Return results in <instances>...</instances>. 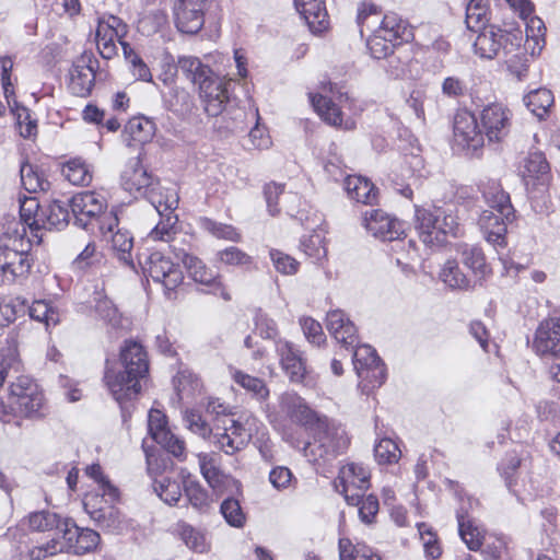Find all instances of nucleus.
Returning a JSON list of instances; mask_svg holds the SVG:
<instances>
[{"instance_id": "obj_1", "label": "nucleus", "mask_w": 560, "mask_h": 560, "mask_svg": "<svg viewBox=\"0 0 560 560\" xmlns=\"http://www.w3.org/2000/svg\"><path fill=\"white\" fill-rule=\"evenodd\" d=\"M119 363L121 370H107L104 380L114 399L121 405L139 396L149 375L148 353L138 341L126 340L120 348Z\"/></svg>"}, {"instance_id": "obj_2", "label": "nucleus", "mask_w": 560, "mask_h": 560, "mask_svg": "<svg viewBox=\"0 0 560 560\" xmlns=\"http://www.w3.org/2000/svg\"><path fill=\"white\" fill-rule=\"evenodd\" d=\"M482 194L490 209L482 211L479 225L488 242L502 245L506 233V221L513 214L510 197L500 184L492 179L482 185Z\"/></svg>"}, {"instance_id": "obj_3", "label": "nucleus", "mask_w": 560, "mask_h": 560, "mask_svg": "<svg viewBox=\"0 0 560 560\" xmlns=\"http://www.w3.org/2000/svg\"><path fill=\"white\" fill-rule=\"evenodd\" d=\"M18 225V222L10 223L0 236V272L7 281H13L31 269V241L25 237V228Z\"/></svg>"}, {"instance_id": "obj_4", "label": "nucleus", "mask_w": 560, "mask_h": 560, "mask_svg": "<svg viewBox=\"0 0 560 560\" xmlns=\"http://www.w3.org/2000/svg\"><path fill=\"white\" fill-rule=\"evenodd\" d=\"M62 539H50L43 547L38 548V555L43 557L52 556L58 552H72L74 555H84L96 550L101 542V536L97 532L90 528H80L77 524L66 518L62 527Z\"/></svg>"}, {"instance_id": "obj_5", "label": "nucleus", "mask_w": 560, "mask_h": 560, "mask_svg": "<svg viewBox=\"0 0 560 560\" xmlns=\"http://www.w3.org/2000/svg\"><path fill=\"white\" fill-rule=\"evenodd\" d=\"M313 442L305 446V455L312 460L329 459L347 448L349 439L346 431L331 422L327 417L315 422Z\"/></svg>"}, {"instance_id": "obj_6", "label": "nucleus", "mask_w": 560, "mask_h": 560, "mask_svg": "<svg viewBox=\"0 0 560 560\" xmlns=\"http://www.w3.org/2000/svg\"><path fill=\"white\" fill-rule=\"evenodd\" d=\"M139 264L144 275L161 283L167 291L175 290L183 282L184 276L178 265L160 252L139 256Z\"/></svg>"}, {"instance_id": "obj_7", "label": "nucleus", "mask_w": 560, "mask_h": 560, "mask_svg": "<svg viewBox=\"0 0 560 560\" xmlns=\"http://www.w3.org/2000/svg\"><path fill=\"white\" fill-rule=\"evenodd\" d=\"M353 366L364 390L380 387L385 381V369L376 351L369 345L359 346L353 352Z\"/></svg>"}, {"instance_id": "obj_8", "label": "nucleus", "mask_w": 560, "mask_h": 560, "mask_svg": "<svg viewBox=\"0 0 560 560\" xmlns=\"http://www.w3.org/2000/svg\"><path fill=\"white\" fill-rule=\"evenodd\" d=\"M338 480L341 490L339 485L336 483L337 491L343 494L348 504L358 505L360 497L369 489L370 474L362 465L349 463L341 467Z\"/></svg>"}, {"instance_id": "obj_9", "label": "nucleus", "mask_w": 560, "mask_h": 560, "mask_svg": "<svg viewBox=\"0 0 560 560\" xmlns=\"http://www.w3.org/2000/svg\"><path fill=\"white\" fill-rule=\"evenodd\" d=\"M10 398L16 411L25 417L37 413L44 400L38 385L26 376L18 377V380L11 384Z\"/></svg>"}, {"instance_id": "obj_10", "label": "nucleus", "mask_w": 560, "mask_h": 560, "mask_svg": "<svg viewBox=\"0 0 560 560\" xmlns=\"http://www.w3.org/2000/svg\"><path fill=\"white\" fill-rule=\"evenodd\" d=\"M480 120L485 138L489 142H500L509 135L511 112L502 104H490L482 109Z\"/></svg>"}, {"instance_id": "obj_11", "label": "nucleus", "mask_w": 560, "mask_h": 560, "mask_svg": "<svg viewBox=\"0 0 560 560\" xmlns=\"http://www.w3.org/2000/svg\"><path fill=\"white\" fill-rule=\"evenodd\" d=\"M533 348L544 360L560 359V318H548L540 323L535 332Z\"/></svg>"}, {"instance_id": "obj_12", "label": "nucleus", "mask_w": 560, "mask_h": 560, "mask_svg": "<svg viewBox=\"0 0 560 560\" xmlns=\"http://www.w3.org/2000/svg\"><path fill=\"white\" fill-rule=\"evenodd\" d=\"M209 0H176L175 22L182 33L196 34L205 23V10Z\"/></svg>"}, {"instance_id": "obj_13", "label": "nucleus", "mask_w": 560, "mask_h": 560, "mask_svg": "<svg viewBox=\"0 0 560 560\" xmlns=\"http://www.w3.org/2000/svg\"><path fill=\"white\" fill-rule=\"evenodd\" d=\"M107 207L105 197L95 191H83L70 200V208L75 222L85 228L91 219L98 218Z\"/></svg>"}, {"instance_id": "obj_14", "label": "nucleus", "mask_w": 560, "mask_h": 560, "mask_svg": "<svg viewBox=\"0 0 560 560\" xmlns=\"http://www.w3.org/2000/svg\"><path fill=\"white\" fill-rule=\"evenodd\" d=\"M84 510L102 528L118 530L122 524L120 511L114 504L104 502L98 494H88L83 501Z\"/></svg>"}, {"instance_id": "obj_15", "label": "nucleus", "mask_w": 560, "mask_h": 560, "mask_svg": "<svg viewBox=\"0 0 560 560\" xmlns=\"http://www.w3.org/2000/svg\"><path fill=\"white\" fill-rule=\"evenodd\" d=\"M198 85L208 115L218 116L221 114L229 101V83L212 72L208 78L202 79V82Z\"/></svg>"}, {"instance_id": "obj_16", "label": "nucleus", "mask_w": 560, "mask_h": 560, "mask_svg": "<svg viewBox=\"0 0 560 560\" xmlns=\"http://www.w3.org/2000/svg\"><path fill=\"white\" fill-rule=\"evenodd\" d=\"M276 351L280 365L290 381L301 383L307 373L306 361L302 352L287 340H278Z\"/></svg>"}, {"instance_id": "obj_17", "label": "nucleus", "mask_w": 560, "mask_h": 560, "mask_svg": "<svg viewBox=\"0 0 560 560\" xmlns=\"http://www.w3.org/2000/svg\"><path fill=\"white\" fill-rule=\"evenodd\" d=\"M364 226L383 241H394L404 234L402 223L378 209L365 212Z\"/></svg>"}, {"instance_id": "obj_18", "label": "nucleus", "mask_w": 560, "mask_h": 560, "mask_svg": "<svg viewBox=\"0 0 560 560\" xmlns=\"http://www.w3.org/2000/svg\"><path fill=\"white\" fill-rule=\"evenodd\" d=\"M454 137L459 144L472 150H477L485 143V136L478 126L477 118L468 110H460L455 115Z\"/></svg>"}, {"instance_id": "obj_19", "label": "nucleus", "mask_w": 560, "mask_h": 560, "mask_svg": "<svg viewBox=\"0 0 560 560\" xmlns=\"http://www.w3.org/2000/svg\"><path fill=\"white\" fill-rule=\"evenodd\" d=\"M120 179L127 191L141 195L155 184L152 174L142 165L140 154L125 165Z\"/></svg>"}, {"instance_id": "obj_20", "label": "nucleus", "mask_w": 560, "mask_h": 560, "mask_svg": "<svg viewBox=\"0 0 560 560\" xmlns=\"http://www.w3.org/2000/svg\"><path fill=\"white\" fill-rule=\"evenodd\" d=\"M92 57L82 55L70 70L69 88L74 95L88 96L94 85L95 73L92 67Z\"/></svg>"}, {"instance_id": "obj_21", "label": "nucleus", "mask_w": 560, "mask_h": 560, "mask_svg": "<svg viewBox=\"0 0 560 560\" xmlns=\"http://www.w3.org/2000/svg\"><path fill=\"white\" fill-rule=\"evenodd\" d=\"M294 4L312 33L318 34L328 28V13L323 0H294Z\"/></svg>"}, {"instance_id": "obj_22", "label": "nucleus", "mask_w": 560, "mask_h": 560, "mask_svg": "<svg viewBox=\"0 0 560 560\" xmlns=\"http://www.w3.org/2000/svg\"><path fill=\"white\" fill-rule=\"evenodd\" d=\"M326 327L334 338L347 349L355 346L358 341L357 329L342 311L329 312Z\"/></svg>"}, {"instance_id": "obj_23", "label": "nucleus", "mask_w": 560, "mask_h": 560, "mask_svg": "<svg viewBox=\"0 0 560 560\" xmlns=\"http://www.w3.org/2000/svg\"><path fill=\"white\" fill-rule=\"evenodd\" d=\"M478 33L474 43L475 52L481 58H494L503 45V39L505 38L504 32L497 26L490 25L489 27L480 30Z\"/></svg>"}, {"instance_id": "obj_24", "label": "nucleus", "mask_w": 560, "mask_h": 560, "mask_svg": "<svg viewBox=\"0 0 560 560\" xmlns=\"http://www.w3.org/2000/svg\"><path fill=\"white\" fill-rule=\"evenodd\" d=\"M282 408L291 417L292 420L305 425L310 432L314 430L315 422L323 420L325 416H318L311 410L304 400L295 395H285L282 398Z\"/></svg>"}, {"instance_id": "obj_25", "label": "nucleus", "mask_w": 560, "mask_h": 560, "mask_svg": "<svg viewBox=\"0 0 560 560\" xmlns=\"http://www.w3.org/2000/svg\"><path fill=\"white\" fill-rule=\"evenodd\" d=\"M345 189L348 196L364 205H374L378 199V190L368 178L357 175H347Z\"/></svg>"}, {"instance_id": "obj_26", "label": "nucleus", "mask_w": 560, "mask_h": 560, "mask_svg": "<svg viewBox=\"0 0 560 560\" xmlns=\"http://www.w3.org/2000/svg\"><path fill=\"white\" fill-rule=\"evenodd\" d=\"M143 196L152 205L155 211L163 217L164 213L173 212L178 206V196L173 188H163L155 183Z\"/></svg>"}, {"instance_id": "obj_27", "label": "nucleus", "mask_w": 560, "mask_h": 560, "mask_svg": "<svg viewBox=\"0 0 560 560\" xmlns=\"http://www.w3.org/2000/svg\"><path fill=\"white\" fill-rule=\"evenodd\" d=\"M438 221L439 214L435 213V207L416 209V229L425 245L439 244V237L436 236Z\"/></svg>"}, {"instance_id": "obj_28", "label": "nucleus", "mask_w": 560, "mask_h": 560, "mask_svg": "<svg viewBox=\"0 0 560 560\" xmlns=\"http://www.w3.org/2000/svg\"><path fill=\"white\" fill-rule=\"evenodd\" d=\"M174 252L176 257L182 260L189 277L195 282L205 285H210L214 282L217 275L211 269H209L201 259L182 249L177 252L175 247Z\"/></svg>"}, {"instance_id": "obj_29", "label": "nucleus", "mask_w": 560, "mask_h": 560, "mask_svg": "<svg viewBox=\"0 0 560 560\" xmlns=\"http://www.w3.org/2000/svg\"><path fill=\"white\" fill-rule=\"evenodd\" d=\"M154 135V124L145 117H133L125 126L122 133L127 145L132 143L143 144L151 140Z\"/></svg>"}, {"instance_id": "obj_30", "label": "nucleus", "mask_w": 560, "mask_h": 560, "mask_svg": "<svg viewBox=\"0 0 560 560\" xmlns=\"http://www.w3.org/2000/svg\"><path fill=\"white\" fill-rule=\"evenodd\" d=\"M380 33V37L386 42H408L413 36L407 22L395 13H389L384 16Z\"/></svg>"}, {"instance_id": "obj_31", "label": "nucleus", "mask_w": 560, "mask_h": 560, "mask_svg": "<svg viewBox=\"0 0 560 560\" xmlns=\"http://www.w3.org/2000/svg\"><path fill=\"white\" fill-rule=\"evenodd\" d=\"M69 222V210L60 201H52L45 210H42L40 218L33 223L39 229H62Z\"/></svg>"}, {"instance_id": "obj_32", "label": "nucleus", "mask_w": 560, "mask_h": 560, "mask_svg": "<svg viewBox=\"0 0 560 560\" xmlns=\"http://www.w3.org/2000/svg\"><path fill=\"white\" fill-rule=\"evenodd\" d=\"M310 98L314 109L324 121L335 127L342 126V112L335 102L322 94H310Z\"/></svg>"}, {"instance_id": "obj_33", "label": "nucleus", "mask_w": 560, "mask_h": 560, "mask_svg": "<svg viewBox=\"0 0 560 560\" xmlns=\"http://www.w3.org/2000/svg\"><path fill=\"white\" fill-rule=\"evenodd\" d=\"M489 1L488 0H470L466 7V25L472 32H479L489 27Z\"/></svg>"}, {"instance_id": "obj_34", "label": "nucleus", "mask_w": 560, "mask_h": 560, "mask_svg": "<svg viewBox=\"0 0 560 560\" xmlns=\"http://www.w3.org/2000/svg\"><path fill=\"white\" fill-rule=\"evenodd\" d=\"M21 182L24 189L28 192L47 191L50 183L38 168L27 162L21 165Z\"/></svg>"}, {"instance_id": "obj_35", "label": "nucleus", "mask_w": 560, "mask_h": 560, "mask_svg": "<svg viewBox=\"0 0 560 560\" xmlns=\"http://www.w3.org/2000/svg\"><path fill=\"white\" fill-rule=\"evenodd\" d=\"M30 526L38 532H56L62 536V527L66 518H61L58 514L49 511L36 512L30 515Z\"/></svg>"}, {"instance_id": "obj_36", "label": "nucleus", "mask_w": 560, "mask_h": 560, "mask_svg": "<svg viewBox=\"0 0 560 560\" xmlns=\"http://www.w3.org/2000/svg\"><path fill=\"white\" fill-rule=\"evenodd\" d=\"M62 175L73 185H89L92 180V173L89 165L81 158H74L62 166Z\"/></svg>"}, {"instance_id": "obj_37", "label": "nucleus", "mask_w": 560, "mask_h": 560, "mask_svg": "<svg viewBox=\"0 0 560 560\" xmlns=\"http://www.w3.org/2000/svg\"><path fill=\"white\" fill-rule=\"evenodd\" d=\"M525 105L535 114L538 118H542L553 104V95L551 91L547 89H537L530 91L524 97Z\"/></svg>"}, {"instance_id": "obj_38", "label": "nucleus", "mask_w": 560, "mask_h": 560, "mask_svg": "<svg viewBox=\"0 0 560 560\" xmlns=\"http://www.w3.org/2000/svg\"><path fill=\"white\" fill-rule=\"evenodd\" d=\"M200 471L209 486L213 489H220L224 483V474L218 468L213 455L200 453L197 455Z\"/></svg>"}, {"instance_id": "obj_39", "label": "nucleus", "mask_w": 560, "mask_h": 560, "mask_svg": "<svg viewBox=\"0 0 560 560\" xmlns=\"http://www.w3.org/2000/svg\"><path fill=\"white\" fill-rule=\"evenodd\" d=\"M232 377L236 384L250 393L255 398L264 400L269 396V389L264 380L246 374L240 370H235Z\"/></svg>"}, {"instance_id": "obj_40", "label": "nucleus", "mask_w": 560, "mask_h": 560, "mask_svg": "<svg viewBox=\"0 0 560 560\" xmlns=\"http://www.w3.org/2000/svg\"><path fill=\"white\" fill-rule=\"evenodd\" d=\"M435 213L439 214V221L436 224L439 244H442L447 235L457 236L460 228L455 213L451 209L441 207H435Z\"/></svg>"}, {"instance_id": "obj_41", "label": "nucleus", "mask_w": 560, "mask_h": 560, "mask_svg": "<svg viewBox=\"0 0 560 560\" xmlns=\"http://www.w3.org/2000/svg\"><path fill=\"white\" fill-rule=\"evenodd\" d=\"M178 69L195 84H200L202 79L208 78L212 71L208 66L201 63L196 57H180Z\"/></svg>"}, {"instance_id": "obj_42", "label": "nucleus", "mask_w": 560, "mask_h": 560, "mask_svg": "<svg viewBox=\"0 0 560 560\" xmlns=\"http://www.w3.org/2000/svg\"><path fill=\"white\" fill-rule=\"evenodd\" d=\"M462 261L479 279L483 278L489 271V268L486 264L485 255L481 248L477 246L466 245L462 250Z\"/></svg>"}, {"instance_id": "obj_43", "label": "nucleus", "mask_w": 560, "mask_h": 560, "mask_svg": "<svg viewBox=\"0 0 560 560\" xmlns=\"http://www.w3.org/2000/svg\"><path fill=\"white\" fill-rule=\"evenodd\" d=\"M177 215L173 212L164 213L160 222L151 231L150 237L153 241L172 242L177 234Z\"/></svg>"}, {"instance_id": "obj_44", "label": "nucleus", "mask_w": 560, "mask_h": 560, "mask_svg": "<svg viewBox=\"0 0 560 560\" xmlns=\"http://www.w3.org/2000/svg\"><path fill=\"white\" fill-rule=\"evenodd\" d=\"M39 201L35 197H24L20 199V217L22 223H18V228L21 225L25 228L27 225L32 230H39V225L33 223L40 218L42 214Z\"/></svg>"}, {"instance_id": "obj_45", "label": "nucleus", "mask_w": 560, "mask_h": 560, "mask_svg": "<svg viewBox=\"0 0 560 560\" xmlns=\"http://www.w3.org/2000/svg\"><path fill=\"white\" fill-rule=\"evenodd\" d=\"M441 280L453 289H468L470 287V280L464 275L457 262L454 260H447L440 273Z\"/></svg>"}, {"instance_id": "obj_46", "label": "nucleus", "mask_w": 560, "mask_h": 560, "mask_svg": "<svg viewBox=\"0 0 560 560\" xmlns=\"http://www.w3.org/2000/svg\"><path fill=\"white\" fill-rule=\"evenodd\" d=\"M458 532L468 549L478 550L481 546V534L478 527L474 526L470 520L462 513H457Z\"/></svg>"}, {"instance_id": "obj_47", "label": "nucleus", "mask_w": 560, "mask_h": 560, "mask_svg": "<svg viewBox=\"0 0 560 560\" xmlns=\"http://www.w3.org/2000/svg\"><path fill=\"white\" fill-rule=\"evenodd\" d=\"M112 246L117 250L119 259L128 266H132L131 249L133 247V238L127 230L117 229L115 233L110 235Z\"/></svg>"}, {"instance_id": "obj_48", "label": "nucleus", "mask_w": 560, "mask_h": 560, "mask_svg": "<svg viewBox=\"0 0 560 560\" xmlns=\"http://www.w3.org/2000/svg\"><path fill=\"white\" fill-rule=\"evenodd\" d=\"M179 535L185 545L191 550L205 552L209 549L206 535L188 524L179 525Z\"/></svg>"}, {"instance_id": "obj_49", "label": "nucleus", "mask_w": 560, "mask_h": 560, "mask_svg": "<svg viewBox=\"0 0 560 560\" xmlns=\"http://www.w3.org/2000/svg\"><path fill=\"white\" fill-rule=\"evenodd\" d=\"M95 312L106 324L118 328L122 324V316L116 305L108 298L103 296L96 301Z\"/></svg>"}, {"instance_id": "obj_50", "label": "nucleus", "mask_w": 560, "mask_h": 560, "mask_svg": "<svg viewBox=\"0 0 560 560\" xmlns=\"http://www.w3.org/2000/svg\"><path fill=\"white\" fill-rule=\"evenodd\" d=\"M156 494L167 504H176L182 497V489L177 481L168 478L155 480L153 483Z\"/></svg>"}, {"instance_id": "obj_51", "label": "nucleus", "mask_w": 560, "mask_h": 560, "mask_svg": "<svg viewBox=\"0 0 560 560\" xmlns=\"http://www.w3.org/2000/svg\"><path fill=\"white\" fill-rule=\"evenodd\" d=\"M324 241L325 238L323 232L314 231L308 237L302 241L301 245L303 252L315 260L325 258L327 255V249Z\"/></svg>"}, {"instance_id": "obj_52", "label": "nucleus", "mask_w": 560, "mask_h": 560, "mask_svg": "<svg viewBox=\"0 0 560 560\" xmlns=\"http://www.w3.org/2000/svg\"><path fill=\"white\" fill-rule=\"evenodd\" d=\"M374 454L380 464H393L399 459L401 452L393 440L382 439L375 445Z\"/></svg>"}, {"instance_id": "obj_53", "label": "nucleus", "mask_w": 560, "mask_h": 560, "mask_svg": "<svg viewBox=\"0 0 560 560\" xmlns=\"http://www.w3.org/2000/svg\"><path fill=\"white\" fill-rule=\"evenodd\" d=\"M184 421L186 428L194 434L202 439H209L212 434V429L202 416L196 410H186L184 413Z\"/></svg>"}, {"instance_id": "obj_54", "label": "nucleus", "mask_w": 560, "mask_h": 560, "mask_svg": "<svg viewBox=\"0 0 560 560\" xmlns=\"http://www.w3.org/2000/svg\"><path fill=\"white\" fill-rule=\"evenodd\" d=\"M221 513L225 521L234 527H243L246 521V516L240 505V502L235 499H225L221 504Z\"/></svg>"}, {"instance_id": "obj_55", "label": "nucleus", "mask_w": 560, "mask_h": 560, "mask_svg": "<svg viewBox=\"0 0 560 560\" xmlns=\"http://www.w3.org/2000/svg\"><path fill=\"white\" fill-rule=\"evenodd\" d=\"M201 226L213 236L228 241L238 242L240 233L232 225L219 223L210 219H202Z\"/></svg>"}, {"instance_id": "obj_56", "label": "nucleus", "mask_w": 560, "mask_h": 560, "mask_svg": "<svg viewBox=\"0 0 560 560\" xmlns=\"http://www.w3.org/2000/svg\"><path fill=\"white\" fill-rule=\"evenodd\" d=\"M184 488L186 497L194 508L202 510L209 505V495L198 482L186 480Z\"/></svg>"}, {"instance_id": "obj_57", "label": "nucleus", "mask_w": 560, "mask_h": 560, "mask_svg": "<svg viewBox=\"0 0 560 560\" xmlns=\"http://www.w3.org/2000/svg\"><path fill=\"white\" fill-rule=\"evenodd\" d=\"M149 433L156 442L159 439L165 438V434L171 431L167 427L166 416L158 410L151 409L148 419Z\"/></svg>"}, {"instance_id": "obj_58", "label": "nucleus", "mask_w": 560, "mask_h": 560, "mask_svg": "<svg viewBox=\"0 0 560 560\" xmlns=\"http://www.w3.org/2000/svg\"><path fill=\"white\" fill-rule=\"evenodd\" d=\"M81 246H83V249L72 262L75 268L85 269L100 260L101 254L96 249L95 242L89 241L86 244H78V248Z\"/></svg>"}, {"instance_id": "obj_59", "label": "nucleus", "mask_w": 560, "mask_h": 560, "mask_svg": "<svg viewBox=\"0 0 560 560\" xmlns=\"http://www.w3.org/2000/svg\"><path fill=\"white\" fill-rule=\"evenodd\" d=\"M549 171V164L540 152L530 153L524 161V174L529 177L545 175Z\"/></svg>"}, {"instance_id": "obj_60", "label": "nucleus", "mask_w": 560, "mask_h": 560, "mask_svg": "<svg viewBox=\"0 0 560 560\" xmlns=\"http://www.w3.org/2000/svg\"><path fill=\"white\" fill-rule=\"evenodd\" d=\"M97 33H108L112 37L124 39L128 33L127 25L117 16L109 15L107 19L98 21Z\"/></svg>"}, {"instance_id": "obj_61", "label": "nucleus", "mask_w": 560, "mask_h": 560, "mask_svg": "<svg viewBox=\"0 0 560 560\" xmlns=\"http://www.w3.org/2000/svg\"><path fill=\"white\" fill-rule=\"evenodd\" d=\"M270 257L275 268L283 275H293L298 271L299 262L296 259L281 250H270Z\"/></svg>"}, {"instance_id": "obj_62", "label": "nucleus", "mask_w": 560, "mask_h": 560, "mask_svg": "<svg viewBox=\"0 0 560 560\" xmlns=\"http://www.w3.org/2000/svg\"><path fill=\"white\" fill-rule=\"evenodd\" d=\"M215 445L228 455H233L245 446V438L232 436L229 432L214 434Z\"/></svg>"}, {"instance_id": "obj_63", "label": "nucleus", "mask_w": 560, "mask_h": 560, "mask_svg": "<svg viewBox=\"0 0 560 560\" xmlns=\"http://www.w3.org/2000/svg\"><path fill=\"white\" fill-rule=\"evenodd\" d=\"M156 443L175 457L180 459L185 458V441L173 434L171 431L165 434V438L159 439Z\"/></svg>"}, {"instance_id": "obj_64", "label": "nucleus", "mask_w": 560, "mask_h": 560, "mask_svg": "<svg viewBox=\"0 0 560 560\" xmlns=\"http://www.w3.org/2000/svg\"><path fill=\"white\" fill-rule=\"evenodd\" d=\"M218 257L220 261L226 265H248L252 262V258L249 255L234 246L219 252Z\"/></svg>"}]
</instances>
